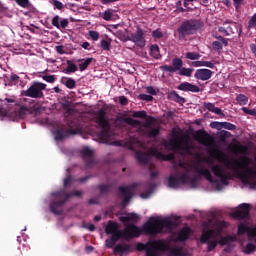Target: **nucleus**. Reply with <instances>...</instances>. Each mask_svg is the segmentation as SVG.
Instances as JSON below:
<instances>
[{
  "label": "nucleus",
  "mask_w": 256,
  "mask_h": 256,
  "mask_svg": "<svg viewBox=\"0 0 256 256\" xmlns=\"http://www.w3.org/2000/svg\"><path fill=\"white\" fill-rule=\"evenodd\" d=\"M194 139L195 141H198L200 145L213 147L209 150L211 157L217 159L219 163H223L227 169H231L235 177L240 179L243 185H253V181L251 179H256V169L249 166L251 164V159H249L248 156H241L240 159L234 158L232 160H228L225 152L215 148V138L204 130H197L194 134Z\"/></svg>",
  "instance_id": "nucleus-1"
},
{
  "label": "nucleus",
  "mask_w": 256,
  "mask_h": 256,
  "mask_svg": "<svg viewBox=\"0 0 256 256\" xmlns=\"http://www.w3.org/2000/svg\"><path fill=\"white\" fill-rule=\"evenodd\" d=\"M174 227H177L176 221L152 216L144 223L142 229L135 224H128L124 229V237L125 239H135V237H141L142 233L144 235H159V233H163V229H173Z\"/></svg>",
  "instance_id": "nucleus-2"
},
{
  "label": "nucleus",
  "mask_w": 256,
  "mask_h": 256,
  "mask_svg": "<svg viewBox=\"0 0 256 256\" xmlns=\"http://www.w3.org/2000/svg\"><path fill=\"white\" fill-rule=\"evenodd\" d=\"M205 27V23L199 19H187L180 23L177 28L178 39L185 41L189 35H195L198 31H201Z\"/></svg>",
  "instance_id": "nucleus-3"
},
{
  "label": "nucleus",
  "mask_w": 256,
  "mask_h": 256,
  "mask_svg": "<svg viewBox=\"0 0 256 256\" xmlns=\"http://www.w3.org/2000/svg\"><path fill=\"white\" fill-rule=\"evenodd\" d=\"M96 123L102 129L98 135L100 141L106 144L111 143V125L109 124V119H107V111H105V109H100L97 112Z\"/></svg>",
  "instance_id": "nucleus-4"
},
{
  "label": "nucleus",
  "mask_w": 256,
  "mask_h": 256,
  "mask_svg": "<svg viewBox=\"0 0 256 256\" xmlns=\"http://www.w3.org/2000/svg\"><path fill=\"white\" fill-rule=\"evenodd\" d=\"M54 197H56V199H64L63 200H58L55 201L53 200L50 203V211L54 214V215H61L62 212L61 210H59V207H63V205H65V203H67V201H69V199H71V197H81L83 195L82 191H74V192H70L69 194H67V192L65 191H58L55 192Z\"/></svg>",
  "instance_id": "nucleus-5"
},
{
  "label": "nucleus",
  "mask_w": 256,
  "mask_h": 256,
  "mask_svg": "<svg viewBox=\"0 0 256 256\" xmlns=\"http://www.w3.org/2000/svg\"><path fill=\"white\" fill-rule=\"evenodd\" d=\"M47 89V84L34 81L27 90L21 92L22 97H31V99H44L43 91Z\"/></svg>",
  "instance_id": "nucleus-6"
},
{
  "label": "nucleus",
  "mask_w": 256,
  "mask_h": 256,
  "mask_svg": "<svg viewBox=\"0 0 256 256\" xmlns=\"http://www.w3.org/2000/svg\"><path fill=\"white\" fill-rule=\"evenodd\" d=\"M170 145L175 151H184L186 155H191L192 147L189 145V136H174Z\"/></svg>",
  "instance_id": "nucleus-7"
},
{
  "label": "nucleus",
  "mask_w": 256,
  "mask_h": 256,
  "mask_svg": "<svg viewBox=\"0 0 256 256\" xmlns=\"http://www.w3.org/2000/svg\"><path fill=\"white\" fill-rule=\"evenodd\" d=\"M169 244H166L163 240H157L148 243L146 249V256H161L160 251H168Z\"/></svg>",
  "instance_id": "nucleus-8"
},
{
  "label": "nucleus",
  "mask_w": 256,
  "mask_h": 256,
  "mask_svg": "<svg viewBox=\"0 0 256 256\" xmlns=\"http://www.w3.org/2000/svg\"><path fill=\"white\" fill-rule=\"evenodd\" d=\"M138 184L137 183H133L127 187H123V186H119L118 187V197L119 199H123L122 200V207H127V204L129 203V201H131V199H133V189H137Z\"/></svg>",
  "instance_id": "nucleus-9"
},
{
  "label": "nucleus",
  "mask_w": 256,
  "mask_h": 256,
  "mask_svg": "<svg viewBox=\"0 0 256 256\" xmlns=\"http://www.w3.org/2000/svg\"><path fill=\"white\" fill-rule=\"evenodd\" d=\"M125 41L135 43V45L140 49H143L145 45H147V40H145V32L140 27L137 28L136 32L132 33L130 36H127Z\"/></svg>",
  "instance_id": "nucleus-10"
},
{
  "label": "nucleus",
  "mask_w": 256,
  "mask_h": 256,
  "mask_svg": "<svg viewBox=\"0 0 256 256\" xmlns=\"http://www.w3.org/2000/svg\"><path fill=\"white\" fill-rule=\"evenodd\" d=\"M70 129L60 128L53 132L55 141H63V139H67L69 135H79L81 133V128H71L72 126L69 125Z\"/></svg>",
  "instance_id": "nucleus-11"
},
{
  "label": "nucleus",
  "mask_w": 256,
  "mask_h": 256,
  "mask_svg": "<svg viewBox=\"0 0 256 256\" xmlns=\"http://www.w3.org/2000/svg\"><path fill=\"white\" fill-rule=\"evenodd\" d=\"M189 183V175L182 173L180 176H170L168 178V187L170 189H177L180 185H187Z\"/></svg>",
  "instance_id": "nucleus-12"
},
{
  "label": "nucleus",
  "mask_w": 256,
  "mask_h": 256,
  "mask_svg": "<svg viewBox=\"0 0 256 256\" xmlns=\"http://www.w3.org/2000/svg\"><path fill=\"white\" fill-rule=\"evenodd\" d=\"M223 233V226H218L216 229L204 231L200 237V243H209L210 239H217Z\"/></svg>",
  "instance_id": "nucleus-13"
},
{
  "label": "nucleus",
  "mask_w": 256,
  "mask_h": 256,
  "mask_svg": "<svg viewBox=\"0 0 256 256\" xmlns=\"http://www.w3.org/2000/svg\"><path fill=\"white\" fill-rule=\"evenodd\" d=\"M212 172L214 173L215 177H218L221 180L223 185H229V181L233 179L231 173L223 172V168L219 164H214L212 166Z\"/></svg>",
  "instance_id": "nucleus-14"
},
{
  "label": "nucleus",
  "mask_w": 256,
  "mask_h": 256,
  "mask_svg": "<svg viewBox=\"0 0 256 256\" xmlns=\"http://www.w3.org/2000/svg\"><path fill=\"white\" fill-rule=\"evenodd\" d=\"M240 210L233 213L234 219L241 221L243 219H249V213L251 212V205L243 203L239 205Z\"/></svg>",
  "instance_id": "nucleus-15"
},
{
  "label": "nucleus",
  "mask_w": 256,
  "mask_h": 256,
  "mask_svg": "<svg viewBox=\"0 0 256 256\" xmlns=\"http://www.w3.org/2000/svg\"><path fill=\"white\" fill-rule=\"evenodd\" d=\"M183 68V60L181 58L172 59L171 65L160 66L161 71H166V73H177L180 69Z\"/></svg>",
  "instance_id": "nucleus-16"
},
{
  "label": "nucleus",
  "mask_w": 256,
  "mask_h": 256,
  "mask_svg": "<svg viewBox=\"0 0 256 256\" xmlns=\"http://www.w3.org/2000/svg\"><path fill=\"white\" fill-rule=\"evenodd\" d=\"M195 79H198L199 81H209V79H211V77H213V71H211L210 69H198L196 70L195 74H194Z\"/></svg>",
  "instance_id": "nucleus-17"
},
{
  "label": "nucleus",
  "mask_w": 256,
  "mask_h": 256,
  "mask_svg": "<svg viewBox=\"0 0 256 256\" xmlns=\"http://www.w3.org/2000/svg\"><path fill=\"white\" fill-rule=\"evenodd\" d=\"M177 89L179 91H185L190 93H199L201 91V88L199 86L189 83V82H182L177 86Z\"/></svg>",
  "instance_id": "nucleus-18"
},
{
  "label": "nucleus",
  "mask_w": 256,
  "mask_h": 256,
  "mask_svg": "<svg viewBox=\"0 0 256 256\" xmlns=\"http://www.w3.org/2000/svg\"><path fill=\"white\" fill-rule=\"evenodd\" d=\"M81 155L86 166L91 167L94 163L93 150H91L89 147H85L84 149L81 150Z\"/></svg>",
  "instance_id": "nucleus-19"
},
{
  "label": "nucleus",
  "mask_w": 256,
  "mask_h": 256,
  "mask_svg": "<svg viewBox=\"0 0 256 256\" xmlns=\"http://www.w3.org/2000/svg\"><path fill=\"white\" fill-rule=\"evenodd\" d=\"M151 154L148 152H143L141 150L136 151L135 157L140 165H147L149 163Z\"/></svg>",
  "instance_id": "nucleus-20"
},
{
  "label": "nucleus",
  "mask_w": 256,
  "mask_h": 256,
  "mask_svg": "<svg viewBox=\"0 0 256 256\" xmlns=\"http://www.w3.org/2000/svg\"><path fill=\"white\" fill-rule=\"evenodd\" d=\"M194 169H195L196 173H198L202 177H205V179H207V181H209V183H214L215 180L213 179V175H211V171H209V169L201 168L199 166H195Z\"/></svg>",
  "instance_id": "nucleus-21"
},
{
  "label": "nucleus",
  "mask_w": 256,
  "mask_h": 256,
  "mask_svg": "<svg viewBox=\"0 0 256 256\" xmlns=\"http://www.w3.org/2000/svg\"><path fill=\"white\" fill-rule=\"evenodd\" d=\"M33 111H39V108L36 106L33 107H27V106H22L18 109L17 111V116L20 119H24L25 115H27V113H33Z\"/></svg>",
  "instance_id": "nucleus-22"
},
{
  "label": "nucleus",
  "mask_w": 256,
  "mask_h": 256,
  "mask_svg": "<svg viewBox=\"0 0 256 256\" xmlns=\"http://www.w3.org/2000/svg\"><path fill=\"white\" fill-rule=\"evenodd\" d=\"M117 231H119V223L113 220L108 221L105 227L106 235H112L113 233H117Z\"/></svg>",
  "instance_id": "nucleus-23"
},
{
  "label": "nucleus",
  "mask_w": 256,
  "mask_h": 256,
  "mask_svg": "<svg viewBox=\"0 0 256 256\" xmlns=\"http://www.w3.org/2000/svg\"><path fill=\"white\" fill-rule=\"evenodd\" d=\"M204 107L211 113H215V115H221L222 117H225V114L223 113V110L221 108L215 107V104L211 102H204Z\"/></svg>",
  "instance_id": "nucleus-24"
},
{
  "label": "nucleus",
  "mask_w": 256,
  "mask_h": 256,
  "mask_svg": "<svg viewBox=\"0 0 256 256\" xmlns=\"http://www.w3.org/2000/svg\"><path fill=\"white\" fill-rule=\"evenodd\" d=\"M167 99L169 101H174L175 103H185L186 100L184 97H181L179 94H177V91L172 90L167 94Z\"/></svg>",
  "instance_id": "nucleus-25"
},
{
  "label": "nucleus",
  "mask_w": 256,
  "mask_h": 256,
  "mask_svg": "<svg viewBox=\"0 0 256 256\" xmlns=\"http://www.w3.org/2000/svg\"><path fill=\"white\" fill-rule=\"evenodd\" d=\"M131 249V245L129 244H118L114 247V255L120 254L123 255L125 253H129Z\"/></svg>",
  "instance_id": "nucleus-26"
},
{
  "label": "nucleus",
  "mask_w": 256,
  "mask_h": 256,
  "mask_svg": "<svg viewBox=\"0 0 256 256\" xmlns=\"http://www.w3.org/2000/svg\"><path fill=\"white\" fill-rule=\"evenodd\" d=\"M144 189H146V191L142 192L140 194V197L142 199H149V197H151V193H153V189H155V184H153V183H146L144 185Z\"/></svg>",
  "instance_id": "nucleus-27"
},
{
  "label": "nucleus",
  "mask_w": 256,
  "mask_h": 256,
  "mask_svg": "<svg viewBox=\"0 0 256 256\" xmlns=\"http://www.w3.org/2000/svg\"><path fill=\"white\" fill-rule=\"evenodd\" d=\"M144 134L147 135L149 139H155V137H158V135L161 134V127L158 126L156 128L152 127L150 129H146Z\"/></svg>",
  "instance_id": "nucleus-28"
},
{
  "label": "nucleus",
  "mask_w": 256,
  "mask_h": 256,
  "mask_svg": "<svg viewBox=\"0 0 256 256\" xmlns=\"http://www.w3.org/2000/svg\"><path fill=\"white\" fill-rule=\"evenodd\" d=\"M189 235H191V228L184 227L177 236V241H187L189 239Z\"/></svg>",
  "instance_id": "nucleus-29"
},
{
  "label": "nucleus",
  "mask_w": 256,
  "mask_h": 256,
  "mask_svg": "<svg viewBox=\"0 0 256 256\" xmlns=\"http://www.w3.org/2000/svg\"><path fill=\"white\" fill-rule=\"evenodd\" d=\"M232 153L237 155L240 153L241 155H247V146L241 144H234L231 148Z\"/></svg>",
  "instance_id": "nucleus-30"
},
{
  "label": "nucleus",
  "mask_w": 256,
  "mask_h": 256,
  "mask_svg": "<svg viewBox=\"0 0 256 256\" xmlns=\"http://www.w3.org/2000/svg\"><path fill=\"white\" fill-rule=\"evenodd\" d=\"M119 219L122 223H128V221L137 223V221H139V216L135 213H129L128 216H121Z\"/></svg>",
  "instance_id": "nucleus-31"
},
{
  "label": "nucleus",
  "mask_w": 256,
  "mask_h": 256,
  "mask_svg": "<svg viewBox=\"0 0 256 256\" xmlns=\"http://www.w3.org/2000/svg\"><path fill=\"white\" fill-rule=\"evenodd\" d=\"M78 63L80 71H86L87 67L93 63V58L79 59Z\"/></svg>",
  "instance_id": "nucleus-32"
},
{
  "label": "nucleus",
  "mask_w": 256,
  "mask_h": 256,
  "mask_svg": "<svg viewBox=\"0 0 256 256\" xmlns=\"http://www.w3.org/2000/svg\"><path fill=\"white\" fill-rule=\"evenodd\" d=\"M236 241L235 236L227 235L222 237L219 241L218 244L221 245L222 247L225 245H229L230 243H233Z\"/></svg>",
  "instance_id": "nucleus-33"
},
{
  "label": "nucleus",
  "mask_w": 256,
  "mask_h": 256,
  "mask_svg": "<svg viewBox=\"0 0 256 256\" xmlns=\"http://www.w3.org/2000/svg\"><path fill=\"white\" fill-rule=\"evenodd\" d=\"M67 68L63 70V73H66L67 75L71 74V73H75L76 71H78L77 65L75 63H73V61L71 60H67Z\"/></svg>",
  "instance_id": "nucleus-34"
},
{
  "label": "nucleus",
  "mask_w": 256,
  "mask_h": 256,
  "mask_svg": "<svg viewBox=\"0 0 256 256\" xmlns=\"http://www.w3.org/2000/svg\"><path fill=\"white\" fill-rule=\"evenodd\" d=\"M149 155L151 157H156L159 161H165V154H163L162 152H159L155 148H150L149 149Z\"/></svg>",
  "instance_id": "nucleus-35"
},
{
  "label": "nucleus",
  "mask_w": 256,
  "mask_h": 256,
  "mask_svg": "<svg viewBox=\"0 0 256 256\" xmlns=\"http://www.w3.org/2000/svg\"><path fill=\"white\" fill-rule=\"evenodd\" d=\"M150 55L153 59H161V52L159 51V45L154 44L150 47Z\"/></svg>",
  "instance_id": "nucleus-36"
},
{
  "label": "nucleus",
  "mask_w": 256,
  "mask_h": 256,
  "mask_svg": "<svg viewBox=\"0 0 256 256\" xmlns=\"http://www.w3.org/2000/svg\"><path fill=\"white\" fill-rule=\"evenodd\" d=\"M193 71H195V69L182 67L178 73L182 77H191V75H193Z\"/></svg>",
  "instance_id": "nucleus-37"
},
{
  "label": "nucleus",
  "mask_w": 256,
  "mask_h": 256,
  "mask_svg": "<svg viewBox=\"0 0 256 256\" xmlns=\"http://www.w3.org/2000/svg\"><path fill=\"white\" fill-rule=\"evenodd\" d=\"M249 231H251V227L245 225V224H240L238 226V235H245L247 233L249 237Z\"/></svg>",
  "instance_id": "nucleus-38"
},
{
  "label": "nucleus",
  "mask_w": 256,
  "mask_h": 256,
  "mask_svg": "<svg viewBox=\"0 0 256 256\" xmlns=\"http://www.w3.org/2000/svg\"><path fill=\"white\" fill-rule=\"evenodd\" d=\"M236 101L239 105H247V103H249V98L244 94H238L236 96Z\"/></svg>",
  "instance_id": "nucleus-39"
},
{
  "label": "nucleus",
  "mask_w": 256,
  "mask_h": 256,
  "mask_svg": "<svg viewBox=\"0 0 256 256\" xmlns=\"http://www.w3.org/2000/svg\"><path fill=\"white\" fill-rule=\"evenodd\" d=\"M110 235H112L111 239L113 241H115L116 243H117V241H119V239H125V233L121 230H118L117 232L112 233Z\"/></svg>",
  "instance_id": "nucleus-40"
},
{
  "label": "nucleus",
  "mask_w": 256,
  "mask_h": 256,
  "mask_svg": "<svg viewBox=\"0 0 256 256\" xmlns=\"http://www.w3.org/2000/svg\"><path fill=\"white\" fill-rule=\"evenodd\" d=\"M98 189H99L101 195H107V193H109V191H111V185L101 184L98 186Z\"/></svg>",
  "instance_id": "nucleus-41"
},
{
  "label": "nucleus",
  "mask_w": 256,
  "mask_h": 256,
  "mask_svg": "<svg viewBox=\"0 0 256 256\" xmlns=\"http://www.w3.org/2000/svg\"><path fill=\"white\" fill-rule=\"evenodd\" d=\"M132 117H135L137 119H147V112L145 110L134 111Z\"/></svg>",
  "instance_id": "nucleus-42"
},
{
  "label": "nucleus",
  "mask_w": 256,
  "mask_h": 256,
  "mask_svg": "<svg viewBox=\"0 0 256 256\" xmlns=\"http://www.w3.org/2000/svg\"><path fill=\"white\" fill-rule=\"evenodd\" d=\"M124 123H127V125H132L133 127L141 125V121L129 117L124 118Z\"/></svg>",
  "instance_id": "nucleus-43"
},
{
  "label": "nucleus",
  "mask_w": 256,
  "mask_h": 256,
  "mask_svg": "<svg viewBox=\"0 0 256 256\" xmlns=\"http://www.w3.org/2000/svg\"><path fill=\"white\" fill-rule=\"evenodd\" d=\"M65 86L67 89H75V87H77V82L73 78H66Z\"/></svg>",
  "instance_id": "nucleus-44"
},
{
  "label": "nucleus",
  "mask_w": 256,
  "mask_h": 256,
  "mask_svg": "<svg viewBox=\"0 0 256 256\" xmlns=\"http://www.w3.org/2000/svg\"><path fill=\"white\" fill-rule=\"evenodd\" d=\"M201 55L197 52H187L186 53V59H190V61H197V59H200Z\"/></svg>",
  "instance_id": "nucleus-45"
},
{
  "label": "nucleus",
  "mask_w": 256,
  "mask_h": 256,
  "mask_svg": "<svg viewBox=\"0 0 256 256\" xmlns=\"http://www.w3.org/2000/svg\"><path fill=\"white\" fill-rule=\"evenodd\" d=\"M206 244L208 245L207 253H211V251H213L217 247V245H219V242L217 240H212V241L208 240Z\"/></svg>",
  "instance_id": "nucleus-46"
},
{
  "label": "nucleus",
  "mask_w": 256,
  "mask_h": 256,
  "mask_svg": "<svg viewBox=\"0 0 256 256\" xmlns=\"http://www.w3.org/2000/svg\"><path fill=\"white\" fill-rule=\"evenodd\" d=\"M255 249H256L255 244H253V243H248V244L246 245L245 249H244V253H245L246 255H251V253H254Z\"/></svg>",
  "instance_id": "nucleus-47"
},
{
  "label": "nucleus",
  "mask_w": 256,
  "mask_h": 256,
  "mask_svg": "<svg viewBox=\"0 0 256 256\" xmlns=\"http://www.w3.org/2000/svg\"><path fill=\"white\" fill-rule=\"evenodd\" d=\"M222 129H227L228 131H235L237 126L231 122H222Z\"/></svg>",
  "instance_id": "nucleus-48"
},
{
  "label": "nucleus",
  "mask_w": 256,
  "mask_h": 256,
  "mask_svg": "<svg viewBox=\"0 0 256 256\" xmlns=\"http://www.w3.org/2000/svg\"><path fill=\"white\" fill-rule=\"evenodd\" d=\"M170 255H172V256H183V248H181V247L172 248L170 250Z\"/></svg>",
  "instance_id": "nucleus-49"
},
{
  "label": "nucleus",
  "mask_w": 256,
  "mask_h": 256,
  "mask_svg": "<svg viewBox=\"0 0 256 256\" xmlns=\"http://www.w3.org/2000/svg\"><path fill=\"white\" fill-rule=\"evenodd\" d=\"M100 45L104 51H111V42H109L105 39H102L100 42Z\"/></svg>",
  "instance_id": "nucleus-50"
},
{
  "label": "nucleus",
  "mask_w": 256,
  "mask_h": 256,
  "mask_svg": "<svg viewBox=\"0 0 256 256\" xmlns=\"http://www.w3.org/2000/svg\"><path fill=\"white\" fill-rule=\"evenodd\" d=\"M15 2L19 7H23V9H27L31 5L29 0H15Z\"/></svg>",
  "instance_id": "nucleus-51"
},
{
  "label": "nucleus",
  "mask_w": 256,
  "mask_h": 256,
  "mask_svg": "<svg viewBox=\"0 0 256 256\" xmlns=\"http://www.w3.org/2000/svg\"><path fill=\"white\" fill-rule=\"evenodd\" d=\"M42 79L47 83H55V81H57V77H55V75H44Z\"/></svg>",
  "instance_id": "nucleus-52"
},
{
  "label": "nucleus",
  "mask_w": 256,
  "mask_h": 256,
  "mask_svg": "<svg viewBox=\"0 0 256 256\" xmlns=\"http://www.w3.org/2000/svg\"><path fill=\"white\" fill-rule=\"evenodd\" d=\"M102 19H104V21H111V19H113V12L106 10L102 15Z\"/></svg>",
  "instance_id": "nucleus-53"
},
{
  "label": "nucleus",
  "mask_w": 256,
  "mask_h": 256,
  "mask_svg": "<svg viewBox=\"0 0 256 256\" xmlns=\"http://www.w3.org/2000/svg\"><path fill=\"white\" fill-rule=\"evenodd\" d=\"M243 113L246 115H252V117H256V109H249L247 107L242 108Z\"/></svg>",
  "instance_id": "nucleus-54"
},
{
  "label": "nucleus",
  "mask_w": 256,
  "mask_h": 256,
  "mask_svg": "<svg viewBox=\"0 0 256 256\" xmlns=\"http://www.w3.org/2000/svg\"><path fill=\"white\" fill-rule=\"evenodd\" d=\"M212 47H213L214 51H223V44L219 41H214L212 43Z\"/></svg>",
  "instance_id": "nucleus-55"
},
{
  "label": "nucleus",
  "mask_w": 256,
  "mask_h": 256,
  "mask_svg": "<svg viewBox=\"0 0 256 256\" xmlns=\"http://www.w3.org/2000/svg\"><path fill=\"white\" fill-rule=\"evenodd\" d=\"M52 5L55 9H58V11H61V9L65 7V5H63L59 0H53Z\"/></svg>",
  "instance_id": "nucleus-56"
},
{
  "label": "nucleus",
  "mask_w": 256,
  "mask_h": 256,
  "mask_svg": "<svg viewBox=\"0 0 256 256\" xmlns=\"http://www.w3.org/2000/svg\"><path fill=\"white\" fill-rule=\"evenodd\" d=\"M248 27H249V29H255V27H256V13L249 20Z\"/></svg>",
  "instance_id": "nucleus-57"
},
{
  "label": "nucleus",
  "mask_w": 256,
  "mask_h": 256,
  "mask_svg": "<svg viewBox=\"0 0 256 256\" xmlns=\"http://www.w3.org/2000/svg\"><path fill=\"white\" fill-rule=\"evenodd\" d=\"M231 137V132L223 130L220 134V141H225V139H229Z\"/></svg>",
  "instance_id": "nucleus-58"
},
{
  "label": "nucleus",
  "mask_w": 256,
  "mask_h": 256,
  "mask_svg": "<svg viewBox=\"0 0 256 256\" xmlns=\"http://www.w3.org/2000/svg\"><path fill=\"white\" fill-rule=\"evenodd\" d=\"M152 37H153L154 39H162V37H163V32H161V30H159V29L154 30V31L152 32Z\"/></svg>",
  "instance_id": "nucleus-59"
},
{
  "label": "nucleus",
  "mask_w": 256,
  "mask_h": 256,
  "mask_svg": "<svg viewBox=\"0 0 256 256\" xmlns=\"http://www.w3.org/2000/svg\"><path fill=\"white\" fill-rule=\"evenodd\" d=\"M89 35L92 41H99V32L91 30L89 31Z\"/></svg>",
  "instance_id": "nucleus-60"
},
{
  "label": "nucleus",
  "mask_w": 256,
  "mask_h": 256,
  "mask_svg": "<svg viewBox=\"0 0 256 256\" xmlns=\"http://www.w3.org/2000/svg\"><path fill=\"white\" fill-rule=\"evenodd\" d=\"M59 19H60L59 15L54 16L52 19V25L57 29H60V25H61V23H59Z\"/></svg>",
  "instance_id": "nucleus-61"
},
{
  "label": "nucleus",
  "mask_w": 256,
  "mask_h": 256,
  "mask_svg": "<svg viewBox=\"0 0 256 256\" xmlns=\"http://www.w3.org/2000/svg\"><path fill=\"white\" fill-rule=\"evenodd\" d=\"M139 99H141V101H153V96L152 95H147V94H140L139 95Z\"/></svg>",
  "instance_id": "nucleus-62"
},
{
  "label": "nucleus",
  "mask_w": 256,
  "mask_h": 256,
  "mask_svg": "<svg viewBox=\"0 0 256 256\" xmlns=\"http://www.w3.org/2000/svg\"><path fill=\"white\" fill-rule=\"evenodd\" d=\"M62 107H63V109H65V115H73V113H74V110H73V108H70L69 107V104H63L62 105Z\"/></svg>",
  "instance_id": "nucleus-63"
},
{
  "label": "nucleus",
  "mask_w": 256,
  "mask_h": 256,
  "mask_svg": "<svg viewBox=\"0 0 256 256\" xmlns=\"http://www.w3.org/2000/svg\"><path fill=\"white\" fill-rule=\"evenodd\" d=\"M117 242L115 240H113V238L107 239L106 240V247H108V249H113V247H115V244Z\"/></svg>",
  "instance_id": "nucleus-64"
}]
</instances>
